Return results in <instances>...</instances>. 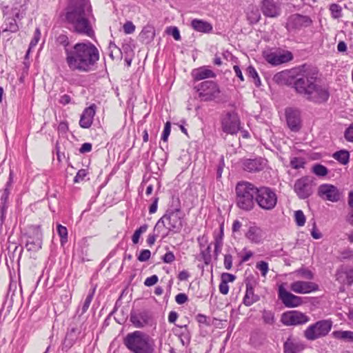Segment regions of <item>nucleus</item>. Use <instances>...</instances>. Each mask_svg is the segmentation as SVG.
<instances>
[{
	"mask_svg": "<svg viewBox=\"0 0 353 353\" xmlns=\"http://www.w3.org/2000/svg\"><path fill=\"white\" fill-rule=\"evenodd\" d=\"M175 301L178 304L182 305L188 301V297L185 293H179L175 296Z\"/></svg>",
	"mask_w": 353,
	"mask_h": 353,
	"instance_id": "obj_62",
	"label": "nucleus"
},
{
	"mask_svg": "<svg viewBox=\"0 0 353 353\" xmlns=\"http://www.w3.org/2000/svg\"><path fill=\"white\" fill-rule=\"evenodd\" d=\"M159 233L160 229H159V232L154 230L153 233H151L148 236L146 242L150 247L152 246L154 244L157 237L159 236Z\"/></svg>",
	"mask_w": 353,
	"mask_h": 353,
	"instance_id": "obj_53",
	"label": "nucleus"
},
{
	"mask_svg": "<svg viewBox=\"0 0 353 353\" xmlns=\"http://www.w3.org/2000/svg\"><path fill=\"white\" fill-rule=\"evenodd\" d=\"M244 170L249 172H259L263 170L266 165V160L261 158L245 159L242 163Z\"/></svg>",
	"mask_w": 353,
	"mask_h": 353,
	"instance_id": "obj_22",
	"label": "nucleus"
},
{
	"mask_svg": "<svg viewBox=\"0 0 353 353\" xmlns=\"http://www.w3.org/2000/svg\"><path fill=\"white\" fill-rule=\"evenodd\" d=\"M232 261H233L232 256L230 254H225L224 255L223 265H224V268L226 270H230L232 268Z\"/></svg>",
	"mask_w": 353,
	"mask_h": 353,
	"instance_id": "obj_56",
	"label": "nucleus"
},
{
	"mask_svg": "<svg viewBox=\"0 0 353 353\" xmlns=\"http://www.w3.org/2000/svg\"><path fill=\"white\" fill-rule=\"evenodd\" d=\"M219 292L225 295L228 293L229 292V286H228V283L225 281H223L221 279L220 283H219Z\"/></svg>",
	"mask_w": 353,
	"mask_h": 353,
	"instance_id": "obj_63",
	"label": "nucleus"
},
{
	"mask_svg": "<svg viewBox=\"0 0 353 353\" xmlns=\"http://www.w3.org/2000/svg\"><path fill=\"white\" fill-rule=\"evenodd\" d=\"M290 290L297 294H310L319 290V285L312 281H296L290 285Z\"/></svg>",
	"mask_w": 353,
	"mask_h": 353,
	"instance_id": "obj_20",
	"label": "nucleus"
},
{
	"mask_svg": "<svg viewBox=\"0 0 353 353\" xmlns=\"http://www.w3.org/2000/svg\"><path fill=\"white\" fill-rule=\"evenodd\" d=\"M304 349V344L291 336L288 337L283 344L284 353H300Z\"/></svg>",
	"mask_w": 353,
	"mask_h": 353,
	"instance_id": "obj_27",
	"label": "nucleus"
},
{
	"mask_svg": "<svg viewBox=\"0 0 353 353\" xmlns=\"http://www.w3.org/2000/svg\"><path fill=\"white\" fill-rule=\"evenodd\" d=\"M293 273L299 277L307 280H312L314 276V273L310 270L304 267L296 270Z\"/></svg>",
	"mask_w": 353,
	"mask_h": 353,
	"instance_id": "obj_40",
	"label": "nucleus"
},
{
	"mask_svg": "<svg viewBox=\"0 0 353 353\" xmlns=\"http://www.w3.org/2000/svg\"><path fill=\"white\" fill-rule=\"evenodd\" d=\"M25 248L28 252H36L42 248L43 233L40 225H31L24 234Z\"/></svg>",
	"mask_w": 353,
	"mask_h": 353,
	"instance_id": "obj_9",
	"label": "nucleus"
},
{
	"mask_svg": "<svg viewBox=\"0 0 353 353\" xmlns=\"http://www.w3.org/2000/svg\"><path fill=\"white\" fill-rule=\"evenodd\" d=\"M318 195L324 201H329L333 203L341 199V192L337 187L329 183H324L319 185Z\"/></svg>",
	"mask_w": 353,
	"mask_h": 353,
	"instance_id": "obj_17",
	"label": "nucleus"
},
{
	"mask_svg": "<svg viewBox=\"0 0 353 353\" xmlns=\"http://www.w3.org/2000/svg\"><path fill=\"white\" fill-rule=\"evenodd\" d=\"M305 162L303 158L293 157L290 159V165L294 169H299L304 168Z\"/></svg>",
	"mask_w": 353,
	"mask_h": 353,
	"instance_id": "obj_47",
	"label": "nucleus"
},
{
	"mask_svg": "<svg viewBox=\"0 0 353 353\" xmlns=\"http://www.w3.org/2000/svg\"><path fill=\"white\" fill-rule=\"evenodd\" d=\"M277 83L291 85L295 92L314 105L326 103L330 97L328 85L321 83L316 67L303 64L296 72L283 70L274 76Z\"/></svg>",
	"mask_w": 353,
	"mask_h": 353,
	"instance_id": "obj_1",
	"label": "nucleus"
},
{
	"mask_svg": "<svg viewBox=\"0 0 353 353\" xmlns=\"http://www.w3.org/2000/svg\"><path fill=\"white\" fill-rule=\"evenodd\" d=\"M223 229H224V225L223 223H221L219 225V230H214L213 233V237H214V255L215 259H217L218 256L221 252L222 247L223 245Z\"/></svg>",
	"mask_w": 353,
	"mask_h": 353,
	"instance_id": "obj_28",
	"label": "nucleus"
},
{
	"mask_svg": "<svg viewBox=\"0 0 353 353\" xmlns=\"http://www.w3.org/2000/svg\"><path fill=\"white\" fill-rule=\"evenodd\" d=\"M334 338L341 339L347 342H353L352 331H334L332 333Z\"/></svg>",
	"mask_w": 353,
	"mask_h": 353,
	"instance_id": "obj_37",
	"label": "nucleus"
},
{
	"mask_svg": "<svg viewBox=\"0 0 353 353\" xmlns=\"http://www.w3.org/2000/svg\"><path fill=\"white\" fill-rule=\"evenodd\" d=\"M278 296L287 307H296L303 304L302 297L294 295L287 291L283 285L279 287Z\"/></svg>",
	"mask_w": 353,
	"mask_h": 353,
	"instance_id": "obj_18",
	"label": "nucleus"
},
{
	"mask_svg": "<svg viewBox=\"0 0 353 353\" xmlns=\"http://www.w3.org/2000/svg\"><path fill=\"white\" fill-rule=\"evenodd\" d=\"M246 74L249 78L252 79L253 83L256 87H259L261 85L260 77L252 65H249L247 68Z\"/></svg>",
	"mask_w": 353,
	"mask_h": 353,
	"instance_id": "obj_39",
	"label": "nucleus"
},
{
	"mask_svg": "<svg viewBox=\"0 0 353 353\" xmlns=\"http://www.w3.org/2000/svg\"><path fill=\"white\" fill-rule=\"evenodd\" d=\"M312 21L310 17L300 14L291 15L286 23L285 28L289 32L301 30L312 25Z\"/></svg>",
	"mask_w": 353,
	"mask_h": 353,
	"instance_id": "obj_15",
	"label": "nucleus"
},
{
	"mask_svg": "<svg viewBox=\"0 0 353 353\" xmlns=\"http://www.w3.org/2000/svg\"><path fill=\"white\" fill-rule=\"evenodd\" d=\"M199 97L203 101H212L217 98L221 92L216 82L211 80L204 81L194 87Z\"/></svg>",
	"mask_w": 353,
	"mask_h": 353,
	"instance_id": "obj_10",
	"label": "nucleus"
},
{
	"mask_svg": "<svg viewBox=\"0 0 353 353\" xmlns=\"http://www.w3.org/2000/svg\"><path fill=\"white\" fill-rule=\"evenodd\" d=\"M256 204L265 211L274 210L278 203L276 190L266 185L256 186Z\"/></svg>",
	"mask_w": 353,
	"mask_h": 353,
	"instance_id": "obj_6",
	"label": "nucleus"
},
{
	"mask_svg": "<svg viewBox=\"0 0 353 353\" xmlns=\"http://www.w3.org/2000/svg\"><path fill=\"white\" fill-rule=\"evenodd\" d=\"M312 171L318 176H324L328 172L327 168L321 164H315L312 167Z\"/></svg>",
	"mask_w": 353,
	"mask_h": 353,
	"instance_id": "obj_46",
	"label": "nucleus"
},
{
	"mask_svg": "<svg viewBox=\"0 0 353 353\" xmlns=\"http://www.w3.org/2000/svg\"><path fill=\"white\" fill-rule=\"evenodd\" d=\"M166 212L183 214L181 211V200L178 196L173 195L172 196Z\"/></svg>",
	"mask_w": 353,
	"mask_h": 353,
	"instance_id": "obj_35",
	"label": "nucleus"
},
{
	"mask_svg": "<svg viewBox=\"0 0 353 353\" xmlns=\"http://www.w3.org/2000/svg\"><path fill=\"white\" fill-rule=\"evenodd\" d=\"M95 293V289H91L89 291V293L86 296L85 299L84 300L82 306L79 307L77 310L76 314H78L79 316H82L83 314H85L87 310H88L90 303L93 299L94 295Z\"/></svg>",
	"mask_w": 353,
	"mask_h": 353,
	"instance_id": "obj_34",
	"label": "nucleus"
},
{
	"mask_svg": "<svg viewBox=\"0 0 353 353\" xmlns=\"http://www.w3.org/2000/svg\"><path fill=\"white\" fill-rule=\"evenodd\" d=\"M221 125L223 132L228 134H236L241 130V121L234 111L227 112L221 118Z\"/></svg>",
	"mask_w": 353,
	"mask_h": 353,
	"instance_id": "obj_11",
	"label": "nucleus"
},
{
	"mask_svg": "<svg viewBox=\"0 0 353 353\" xmlns=\"http://www.w3.org/2000/svg\"><path fill=\"white\" fill-rule=\"evenodd\" d=\"M256 185L248 181H239L235 187V203L237 208L245 212L254 208Z\"/></svg>",
	"mask_w": 353,
	"mask_h": 353,
	"instance_id": "obj_5",
	"label": "nucleus"
},
{
	"mask_svg": "<svg viewBox=\"0 0 353 353\" xmlns=\"http://www.w3.org/2000/svg\"><path fill=\"white\" fill-rule=\"evenodd\" d=\"M151 256V252L149 250H142L137 257V259L141 262H145L149 260Z\"/></svg>",
	"mask_w": 353,
	"mask_h": 353,
	"instance_id": "obj_54",
	"label": "nucleus"
},
{
	"mask_svg": "<svg viewBox=\"0 0 353 353\" xmlns=\"http://www.w3.org/2000/svg\"><path fill=\"white\" fill-rule=\"evenodd\" d=\"M256 269L261 271L262 276H265L269 270L268 263L264 261L256 263Z\"/></svg>",
	"mask_w": 353,
	"mask_h": 353,
	"instance_id": "obj_49",
	"label": "nucleus"
},
{
	"mask_svg": "<svg viewBox=\"0 0 353 353\" xmlns=\"http://www.w3.org/2000/svg\"><path fill=\"white\" fill-rule=\"evenodd\" d=\"M79 334L80 331L77 328L71 327L66 333L65 341L71 346L75 343Z\"/></svg>",
	"mask_w": 353,
	"mask_h": 353,
	"instance_id": "obj_36",
	"label": "nucleus"
},
{
	"mask_svg": "<svg viewBox=\"0 0 353 353\" xmlns=\"http://www.w3.org/2000/svg\"><path fill=\"white\" fill-rule=\"evenodd\" d=\"M344 274H345L347 284L351 285L353 283V267L346 269L344 271Z\"/></svg>",
	"mask_w": 353,
	"mask_h": 353,
	"instance_id": "obj_61",
	"label": "nucleus"
},
{
	"mask_svg": "<svg viewBox=\"0 0 353 353\" xmlns=\"http://www.w3.org/2000/svg\"><path fill=\"white\" fill-rule=\"evenodd\" d=\"M285 118L288 128L292 132H298L301 128V112L298 109L288 108L285 109Z\"/></svg>",
	"mask_w": 353,
	"mask_h": 353,
	"instance_id": "obj_19",
	"label": "nucleus"
},
{
	"mask_svg": "<svg viewBox=\"0 0 353 353\" xmlns=\"http://www.w3.org/2000/svg\"><path fill=\"white\" fill-rule=\"evenodd\" d=\"M2 32H10L11 33H16L19 31V27L16 21V19L6 16L5 17L4 21L2 24Z\"/></svg>",
	"mask_w": 353,
	"mask_h": 353,
	"instance_id": "obj_32",
	"label": "nucleus"
},
{
	"mask_svg": "<svg viewBox=\"0 0 353 353\" xmlns=\"http://www.w3.org/2000/svg\"><path fill=\"white\" fill-rule=\"evenodd\" d=\"M159 281V278L156 274H154L150 277H148L145 281L144 285L148 287L152 286L155 285Z\"/></svg>",
	"mask_w": 353,
	"mask_h": 353,
	"instance_id": "obj_59",
	"label": "nucleus"
},
{
	"mask_svg": "<svg viewBox=\"0 0 353 353\" xmlns=\"http://www.w3.org/2000/svg\"><path fill=\"white\" fill-rule=\"evenodd\" d=\"M151 313L146 310H134L130 314V321L136 328H143L150 324L152 321Z\"/></svg>",
	"mask_w": 353,
	"mask_h": 353,
	"instance_id": "obj_16",
	"label": "nucleus"
},
{
	"mask_svg": "<svg viewBox=\"0 0 353 353\" xmlns=\"http://www.w3.org/2000/svg\"><path fill=\"white\" fill-rule=\"evenodd\" d=\"M294 190L299 199H307L313 193V180L308 176H302L295 181Z\"/></svg>",
	"mask_w": 353,
	"mask_h": 353,
	"instance_id": "obj_13",
	"label": "nucleus"
},
{
	"mask_svg": "<svg viewBox=\"0 0 353 353\" xmlns=\"http://www.w3.org/2000/svg\"><path fill=\"white\" fill-rule=\"evenodd\" d=\"M295 222L298 226H303L305 223V216L302 210H299L294 213Z\"/></svg>",
	"mask_w": 353,
	"mask_h": 353,
	"instance_id": "obj_48",
	"label": "nucleus"
},
{
	"mask_svg": "<svg viewBox=\"0 0 353 353\" xmlns=\"http://www.w3.org/2000/svg\"><path fill=\"white\" fill-rule=\"evenodd\" d=\"M201 256L205 265H209L211 263V245H208L205 250L201 251Z\"/></svg>",
	"mask_w": 353,
	"mask_h": 353,
	"instance_id": "obj_45",
	"label": "nucleus"
},
{
	"mask_svg": "<svg viewBox=\"0 0 353 353\" xmlns=\"http://www.w3.org/2000/svg\"><path fill=\"white\" fill-rule=\"evenodd\" d=\"M333 157L341 164L346 165L349 162L350 153L345 150H341L336 152L333 154Z\"/></svg>",
	"mask_w": 353,
	"mask_h": 353,
	"instance_id": "obj_38",
	"label": "nucleus"
},
{
	"mask_svg": "<svg viewBox=\"0 0 353 353\" xmlns=\"http://www.w3.org/2000/svg\"><path fill=\"white\" fill-rule=\"evenodd\" d=\"M263 56L268 63L274 66L288 63L293 59V54L291 52L281 49L264 51L263 52Z\"/></svg>",
	"mask_w": 353,
	"mask_h": 353,
	"instance_id": "obj_12",
	"label": "nucleus"
},
{
	"mask_svg": "<svg viewBox=\"0 0 353 353\" xmlns=\"http://www.w3.org/2000/svg\"><path fill=\"white\" fill-rule=\"evenodd\" d=\"M58 132L62 134H65L68 130V124L67 121H61L58 125Z\"/></svg>",
	"mask_w": 353,
	"mask_h": 353,
	"instance_id": "obj_64",
	"label": "nucleus"
},
{
	"mask_svg": "<svg viewBox=\"0 0 353 353\" xmlns=\"http://www.w3.org/2000/svg\"><path fill=\"white\" fill-rule=\"evenodd\" d=\"M192 77L194 81H199L206 79L215 78L216 73L209 66H201L192 71Z\"/></svg>",
	"mask_w": 353,
	"mask_h": 353,
	"instance_id": "obj_26",
	"label": "nucleus"
},
{
	"mask_svg": "<svg viewBox=\"0 0 353 353\" xmlns=\"http://www.w3.org/2000/svg\"><path fill=\"white\" fill-rule=\"evenodd\" d=\"M57 232L60 236L61 244L63 245L68 241V230L66 227L58 224L57 226Z\"/></svg>",
	"mask_w": 353,
	"mask_h": 353,
	"instance_id": "obj_41",
	"label": "nucleus"
},
{
	"mask_svg": "<svg viewBox=\"0 0 353 353\" xmlns=\"http://www.w3.org/2000/svg\"><path fill=\"white\" fill-rule=\"evenodd\" d=\"M162 259L165 263H171L175 260V256L172 252L169 251L163 255Z\"/></svg>",
	"mask_w": 353,
	"mask_h": 353,
	"instance_id": "obj_60",
	"label": "nucleus"
},
{
	"mask_svg": "<svg viewBox=\"0 0 353 353\" xmlns=\"http://www.w3.org/2000/svg\"><path fill=\"white\" fill-rule=\"evenodd\" d=\"M123 344L130 353H154L155 351L154 341L139 330L128 333L123 339Z\"/></svg>",
	"mask_w": 353,
	"mask_h": 353,
	"instance_id": "obj_4",
	"label": "nucleus"
},
{
	"mask_svg": "<svg viewBox=\"0 0 353 353\" xmlns=\"http://www.w3.org/2000/svg\"><path fill=\"white\" fill-rule=\"evenodd\" d=\"M190 26L194 30L204 34L210 33L213 29L210 23L199 19H192L190 23Z\"/></svg>",
	"mask_w": 353,
	"mask_h": 353,
	"instance_id": "obj_30",
	"label": "nucleus"
},
{
	"mask_svg": "<svg viewBox=\"0 0 353 353\" xmlns=\"http://www.w3.org/2000/svg\"><path fill=\"white\" fill-rule=\"evenodd\" d=\"M167 32L169 34L172 35L176 41L181 40L180 32L177 27L171 26V27L168 28L167 30Z\"/></svg>",
	"mask_w": 353,
	"mask_h": 353,
	"instance_id": "obj_50",
	"label": "nucleus"
},
{
	"mask_svg": "<svg viewBox=\"0 0 353 353\" xmlns=\"http://www.w3.org/2000/svg\"><path fill=\"white\" fill-rule=\"evenodd\" d=\"M261 11L267 17H276L280 14V7L274 0H263L261 3Z\"/></svg>",
	"mask_w": 353,
	"mask_h": 353,
	"instance_id": "obj_24",
	"label": "nucleus"
},
{
	"mask_svg": "<svg viewBox=\"0 0 353 353\" xmlns=\"http://www.w3.org/2000/svg\"><path fill=\"white\" fill-rule=\"evenodd\" d=\"M196 320L197 321V322L199 324H203V325H210V318L208 317L207 316L204 315V314H197L196 316Z\"/></svg>",
	"mask_w": 353,
	"mask_h": 353,
	"instance_id": "obj_55",
	"label": "nucleus"
},
{
	"mask_svg": "<svg viewBox=\"0 0 353 353\" xmlns=\"http://www.w3.org/2000/svg\"><path fill=\"white\" fill-rule=\"evenodd\" d=\"M344 137L347 141L353 143V123L345 130Z\"/></svg>",
	"mask_w": 353,
	"mask_h": 353,
	"instance_id": "obj_57",
	"label": "nucleus"
},
{
	"mask_svg": "<svg viewBox=\"0 0 353 353\" xmlns=\"http://www.w3.org/2000/svg\"><path fill=\"white\" fill-rule=\"evenodd\" d=\"M309 319L305 314L299 311L291 310L282 314L281 321L283 325L290 326L305 324Z\"/></svg>",
	"mask_w": 353,
	"mask_h": 353,
	"instance_id": "obj_14",
	"label": "nucleus"
},
{
	"mask_svg": "<svg viewBox=\"0 0 353 353\" xmlns=\"http://www.w3.org/2000/svg\"><path fill=\"white\" fill-rule=\"evenodd\" d=\"M88 172L85 169H81L79 170L76 176L74 178V183H77L81 181H83L85 179V177L87 176Z\"/></svg>",
	"mask_w": 353,
	"mask_h": 353,
	"instance_id": "obj_51",
	"label": "nucleus"
},
{
	"mask_svg": "<svg viewBox=\"0 0 353 353\" xmlns=\"http://www.w3.org/2000/svg\"><path fill=\"white\" fill-rule=\"evenodd\" d=\"M93 17L90 0H68L65 8V21L70 31L92 38L94 31L90 19Z\"/></svg>",
	"mask_w": 353,
	"mask_h": 353,
	"instance_id": "obj_3",
	"label": "nucleus"
},
{
	"mask_svg": "<svg viewBox=\"0 0 353 353\" xmlns=\"http://www.w3.org/2000/svg\"><path fill=\"white\" fill-rule=\"evenodd\" d=\"M96 108V105L93 103L83 110L79 120V125L81 128H89L92 125Z\"/></svg>",
	"mask_w": 353,
	"mask_h": 353,
	"instance_id": "obj_25",
	"label": "nucleus"
},
{
	"mask_svg": "<svg viewBox=\"0 0 353 353\" xmlns=\"http://www.w3.org/2000/svg\"><path fill=\"white\" fill-rule=\"evenodd\" d=\"M183 214L165 212V214L159 219L154 226V231L161 228H165L168 232L178 233L183 228Z\"/></svg>",
	"mask_w": 353,
	"mask_h": 353,
	"instance_id": "obj_7",
	"label": "nucleus"
},
{
	"mask_svg": "<svg viewBox=\"0 0 353 353\" xmlns=\"http://www.w3.org/2000/svg\"><path fill=\"white\" fill-rule=\"evenodd\" d=\"M262 319L265 324L273 325L275 323L274 314L270 310H264L262 312Z\"/></svg>",
	"mask_w": 353,
	"mask_h": 353,
	"instance_id": "obj_42",
	"label": "nucleus"
},
{
	"mask_svg": "<svg viewBox=\"0 0 353 353\" xmlns=\"http://www.w3.org/2000/svg\"><path fill=\"white\" fill-rule=\"evenodd\" d=\"M123 28L125 34H132L135 30V26L132 21H127L124 23Z\"/></svg>",
	"mask_w": 353,
	"mask_h": 353,
	"instance_id": "obj_58",
	"label": "nucleus"
},
{
	"mask_svg": "<svg viewBox=\"0 0 353 353\" xmlns=\"http://www.w3.org/2000/svg\"><path fill=\"white\" fill-rule=\"evenodd\" d=\"M332 17L339 19L342 17V8L337 3H332L329 8Z\"/></svg>",
	"mask_w": 353,
	"mask_h": 353,
	"instance_id": "obj_43",
	"label": "nucleus"
},
{
	"mask_svg": "<svg viewBox=\"0 0 353 353\" xmlns=\"http://www.w3.org/2000/svg\"><path fill=\"white\" fill-rule=\"evenodd\" d=\"M246 17L250 24H255L259 21L261 13L257 7L250 5L247 9Z\"/></svg>",
	"mask_w": 353,
	"mask_h": 353,
	"instance_id": "obj_33",
	"label": "nucleus"
},
{
	"mask_svg": "<svg viewBox=\"0 0 353 353\" xmlns=\"http://www.w3.org/2000/svg\"><path fill=\"white\" fill-rule=\"evenodd\" d=\"M171 132V123L170 121H167L165 124L164 129L163 133L161 134V140L166 142L168 141V137Z\"/></svg>",
	"mask_w": 353,
	"mask_h": 353,
	"instance_id": "obj_52",
	"label": "nucleus"
},
{
	"mask_svg": "<svg viewBox=\"0 0 353 353\" xmlns=\"http://www.w3.org/2000/svg\"><path fill=\"white\" fill-rule=\"evenodd\" d=\"M155 37V29L152 25H147L143 27L139 37L141 41L146 44L151 43Z\"/></svg>",
	"mask_w": 353,
	"mask_h": 353,
	"instance_id": "obj_31",
	"label": "nucleus"
},
{
	"mask_svg": "<svg viewBox=\"0 0 353 353\" xmlns=\"http://www.w3.org/2000/svg\"><path fill=\"white\" fill-rule=\"evenodd\" d=\"M330 320H320L309 325L304 331V336L308 341H314L325 336L332 329Z\"/></svg>",
	"mask_w": 353,
	"mask_h": 353,
	"instance_id": "obj_8",
	"label": "nucleus"
},
{
	"mask_svg": "<svg viewBox=\"0 0 353 353\" xmlns=\"http://www.w3.org/2000/svg\"><path fill=\"white\" fill-rule=\"evenodd\" d=\"M148 227L147 224H143L134 231L132 236V241L134 244L139 243L141 234L146 232Z\"/></svg>",
	"mask_w": 353,
	"mask_h": 353,
	"instance_id": "obj_44",
	"label": "nucleus"
},
{
	"mask_svg": "<svg viewBox=\"0 0 353 353\" xmlns=\"http://www.w3.org/2000/svg\"><path fill=\"white\" fill-rule=\"evenodd\" d=\"M255 284L256 282L254 281L253 283L250 281H245L246 290L242 303L247 307L251 306L260 300V296L258 294H254Z\"/></svg>",
	"mask_w": 353,
	"mask_h": 353,
	"instance_id": "obj_23",
	"label": "nucleus"
},
{
	"mask_svg": "<svg viewBox=\"0 0 353 353\" xmlns=\"http://www.w3.org/2000/svg\"><path fill=\"white\" fill-rule=\"evenodd\" d=\"M14 172L12 170L10 171L8 180L6 182L4 188L0 190V205H8V198L11 193V190L13 184Z\"/></svg>",
	"mask_w": 353,
	"mask_h": 353,
	"instance_id": "obj_29",
	"label": "nucleus"
},
{
	"mask_svg": "<svg viewBox=\"0 0 353 353\" xmlns=\"http://www.w3.org/2000/svg\"><path fill=\"white\" fill-rule=\"evenodd\" d=\"M58 45L63 47L65 60L71 71L89 72L94 70L99 60V51L90 41L78 42L70 45L66 34H61L56 38Z\"/></svg>",
	"mask_w": 353,
	"mask_h": 353,
	"instance_id": "obj_2",
	"label": "nucleus"
},
{
	"mask_svg": "<svg viewBox=\"0 0 353 353\" xmlns=\"http://www.w3.org/2000/svg\"><path fill=\"white\" fill-rule=\"evenodd\" d=\"M265 234L263 230L255 223L250 225L245 233V238L252 243L261 244L264 240Z\"/></svg>",
	"mask_w": 353,
	"mask_h": 353,
	"instance_id": "obj_21",
	"label": "nucleus"
}]
</instances>
